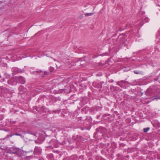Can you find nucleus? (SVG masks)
I'll return each instance as SVG.
<instances>
[{
  "label": "nucleus",
  "instance_id": "f257e3e1",
  "mask_svg": "<svg viewBox=\"0 0 160 160\" xmlns=\"http://www.w3.org/2000/svg\"><path fill=\"white\" fill-rule=\"evenodd\" d=\"M109 131H108L105 128L103 127H99L97 129L96 132L94 136L96 138H98L100 136H102L105 138H108Z\"/></svg>",
  "mask_w": 160,
  "mask_h": 160
},
{
  "label": "nucleus",
  "instance_id": "f03ea898",
  "mask_svg": "<svg viewBox=\"0 0 160 160\" xmlns=\"http://www.w3.org/2000/svg\"><path fill=\"white\" fill-rule=\"evenodd\" d=\"M15 79L16 82L18 83H21L22 84H24L25 82V80L24 78L22 77H15Z\"/></svg>",
  "mask_w": 160,
  "mask_h": 160
},
{
  "label": "nucleus",
  "instance_id": "7ed1b4c3",
  "mask_svg": "<svg viewBox=\"0 0 160 160\" xmlns=\"http://www.w3.org/2000/svg\"><path fill=\"white\" fill-rule=\"evenodd\" d=\"M42 152V150L40 147H35L34 151V153L37 155H39Z\"/></svg>",
  "mask_w": 160,
  "mask_h": 160
},
{
  "label": "nucleus",
  "instance_id": "20e7f679",
  "mask_svg": "<svg viewBox=\"0 0 160 160\" xmlns=\"http://www.w3.org/2000/svg\"><path fill=\"white\" fill-rule=\"evenodd\" d=\"M145 94L148 96L151 97L154 95V92L153 90L148 88Z\"/></svg>",
  "mask_w": 160,
  "mask_h": 160
},
{
  "label": "nucleus",
  "instance_id": "39448f33",
  "mask_svg": "<svg viewBox=\"0 0 160 160\" xmlns=\"http://www.w3.org/2000/svg\"><path fill=\"white\" fill-rule=\"evenodd\" d=\"M24 153V151L20 149L19 148H17L15 154L18 156H21L23 155Z\"/></svg>",
  "mask_w": 160,
  "mask_h": 160
},
{
  "label": "nucleus",
  "instance_id": "423d86ee",
  "mask_svg": "<svg viewBox=\"0 0 160 160\" xmlns=\"http://www.w3.org/2000/svg\"><path fill=\"white\" fill-rule=\"evenodd\" d=\"M127 82L125 80H121L117 82V85L121 88L123 87L125 85L127 84Z\"/></svg>",
  "mask_w": 160,
  "mask_h": 160
},
{
  "label": "nucleus",
  "instance_id": "0eeeda50",
  "mask_svg": "<svg viewBox=\"0 0 160 160\" xmlns=\"http://www.w3.org/2000/svg\"><path fill=\"white\" fill-rule=\"evenodd\" d=\"M10 91V90L5 87H0V92L2 93H7Z\"/></svg>",
  "mask_w": 160,
  "mask_h": 160
},
{
  "label": "nucleus",
  "instance_id": "6e6552de",
  "mask_svg": "<svg viewBox=\"0 0 160 160\" xmlns=\"http://www.w3.org/2000/svg\"><path fill=\"white\" fill-rule=\"evenodd\" d=\"M7 82L8 84L9 85H15L16 82L15 77L11 78L9 79L8 80Z\"/></svg>",
  "mask_w": 160,
  "mask_h": 160
},
{
  "label": "nucleus",
  "instance_id": "1a4fd4ad",
  "mask_svg": "<svg viewBox=\"0 0 160 160\" xmlns=\"http://www.w3.org/2000/svg\"><path fill=\"white\" fill-rule=\"evenodd\" d=\"M14 135L19 136L22 138H24V136H22V134L21 132H19V133H17V132L13 133L12 134L8 135L6 136V138H9L10 137H11L12 136H14Z\"/></svg>",
  "mask_w": 160,
  "mask_h": 160
},
{
  "label": "nucleus",
  "instance_id": "9d476101",
  "mask_svg": "<svg viewBox=\"0 0 160 160\" xmlns=\"http://www.w3.org/2000/svg\"><path fill=\"white\" fill-rule=\"evenodd\" d=\"M13 73L14 74H16L18 73L22 72L24 71L23 69H21L18 68H15L12 69Z\"/></svg>",
  "mask_w": 160,
  "mask_h": 160
},
{
  "label": "nucleus",
  "instance_id": "9b49d317",
  "mask_svg": "<svg viewBox=\"0 0 160 160\" xmlns=\"http://www.w3.org/2000/svg\"><path fill=\"white\" fill-rule=\"evenodd\" d=\"M17 148L15 147L10 148L8 150V152L10 154H15Z\"/></svg>",
  "mask_w": 160,
  "mask_h": 160
},
{
  "label": "nucleus",
  "instance_id": "f8f14e48",
  "mask_svg": "<svg viewBox=\"0 0 160 160\" xmlns=\"http://www.w3.org/2000/svg\"><path fill=\"white\" fill-rule=\"evenodd\" d=\"M18 90H19L20 93L21 94L23 93L26 91V89L25 88L23 87L22 86H20L18 88Z\"/></svg>",
  "mask_w": 160,
  "mask_h": 160
},
{
  "label": "nucleus",
  "instance_id": "ddd939ff",
  "mask_svg": "<svg viewBox=\"0 0 160 160\" xmlns=\"http://www.w3.org/2000/svg\"><path fill=\"white\" fill-rule=\"evenodd\" d=\"M57 142L55 139H52L49 142V143L51 145L53 146L54 147H56V143Z\"/></svg>",
  "mask_w": 160,
  "mask_h": 160
},
{
  "label": "nucleus",
  "instance_id": "4468645a",
  "mask_svg": "<svg viewBox=\"0 0 160 160\" xmlns=\"http://www.w3.org/2000/svg\"><path fill=\"white\" fill-rule=\"evenodd\" d=\"M156 40L158 42H159V40L160 39V28H159L158 32L156 35Z\"/></svg>",
  "mask_w": 160,
  "mask_h": 160
},
{
  "label": "nucleus",
  "instance_id": "2eb2a0df",
  "mask_svg": "<svg viewBox=\"0 0 160 160\" xmlns=\"http://www.w3.org/2000/svg\"><path fill=\"white\" fill-rule=\"evenodd\" d=\"M77 158L76 156H72L70 157L68 160H77Z\"/></svg>",
  "mask_w": 160,
  "mask_h": 160
},
{
  "label": "nucleus",
  "instance_id": "dca6fc26",
  "mask_svg": "<svg viewBox=\"0 0 160 160\" xmlns=\"http://www.w3.org/2000/svg\"><path fill=\"white\" fill-rule=\"evenodd\" d=\"M94 14L93 13H86L85 14V17H88V16H90L93 15Z\"/></svg>",
  "mask_w": 160,
  "mask_h": 160
},
{
  "label": "nucleus",
  "instance_id": "f3484780",
  "mask_svg": "<svg viewBox=\"0 0 160 160\" xmlns=\"http://www.w3.org/2000/svg\"><path fill=\"white\" fill-rule=\"evenodd\" d=\"M150 129V128H144L143 129V131L144 132H147Z\"/></svg>",
  "mask_w": 160,
  "mask_h": 160
},
{
  "label": "nucleus",
  "instance_id": "a211bd4d",
  "mask_svg": "<svg viewBox=\"0 0 160 160\" xmlns=\"http://www.w3.org/2000/svg\"><path fill=\"white\" fill-rule=\"evenodd\" d=\"M49 70L50 72H51L54 70V68L52 67H51L49 68Z\"/></svg>",
  "mask_w": 160,
  "mask_h": 160
},
{
  "label": "nucleus",
  "instance_id": "6ab92c4d",
  "mask_svg": "<svg viewBox=\"0 0 160 160\" xmlns=\"http://www.w3.org/2000/svg\"><path fill=\"white\" fill-rule=\"evenodd\" d=\"M134 72L136 74H139L140 73V72L138 70H134Z\"/></svg>",
  "mask_w": 160,
  "mask_h": 160
},
{
  "label": "nucleus",
  "instance_id": "aec40b11",
  "mask_svg": "<svg viewBox=\"0 0 160 160\" xmlns=\"http://www.w3.org/2000/svg\"><path fill=\"white\" fill-rule=\"evenodd\" d=\"M148 21H149V19H148V18H144V21H144L145 22H148Z\"/></svg>",
  "mask_w": 160,
  "mask_h": 160
},
{
  "label": "nucleus",
  "instance_id": "412c9836",
  "mask_svg": "<svg viewBox=\"0 0 160 160\" xmlns=\"http://www.w3.org/2000/svg\"><path fill=\"white\" fill-rule=\"evenodd\" d=\"M28 133H29L31 134H32V135H34L35 136H36V134H37V133H33V132H28Z\"/></svg>",
  "mask_w": 160,
  "mask_h": 160
},
{
  "label": "nucleus",
  "instance_id": "4be33fe9",
  "mask_svg": "<svg viewBox=\"0 0 160 160\" xmlns=\"http://www.w3.org/2000/svg\"><path fill=\"white\" fill-rule=\"evenodd\" d=\"M120 37L121 38H122L123 39H125V38L126 36L125 35H123V34H122L120 35Z\"/></svg>",
  "mask_w": 160,
  "mask_h": 160
},
{
  "label": "nucleus",
  "instance_id": "5701e85b",
  "mask_svg": "<svg viewBox=\"0 0 160 160\" xmlns=\"http://www.w3.org/2000/svg\"><path fill=\"white\" fill-rule=\"evenodd\" d=\"M159 79V78L158 77H157V78H154V80L155 81H157Z\"/></svg>",
  "mask_w": 160,
  "mask_h": 160
},
{
  "label": "nucleus",
  "instance_id": "b1692460",
  "mask_svg": "<svg viewBox=\"0 0 160 160\" xmlns=\"http://www.w3.org/2000/svg\"><path fill=\"white\" fill-rule=\"evenodd\" d=\"M78 128H79L81 130H84V128L82 127H78Z\"/></svg>",
  "mask_w": 160,
  "mask_h": 160
},
{
  "label": "nucleus",
  "instance_id": "393cba45",
  "mask_svg": "<svg viewBox=\"0 0 160 160\" xmlns=\"http://www.w3.org/2000/svg\"><path fill=\"white\" fill-rule=\"evenodd\" d=\"M81 138V136H79V135H77V136H76V138Z\"/></svg>",
  "mask_w": 160,
  "mask_h": 160
},
{
  "label": "nucleus",
  "instance_id": "a878e982",
  "mask_svg": "<svg viewBox=\"0 0 160 160\" xmlns=\"http://www.w3.org/2000/svg\"><path fill=\"white\" fill-rule=\"evenodd\" d=\"M10 122L11 123H12V124H14L16 122H15V121H10Z\"/></svg>",
  "mask_w": 160,
  "mask_h": 160
},
{
  "label": "nucleus",
  "instance_id": "bb28decb",
  "mask_svg": "<svg viewBox=\"0 0 160 160\" xmlns=\"http://www.w3.org/2000/svg\"><path fill=\"white\" fill-rule=\"evenodd\" d=\"M35 143H38V144H40V143L37 140H35Z\"/></svg>",
  "mask_w": 160,
  "mask_h": 160
},
{
  "label": "nucleus",
  "instance_id": "cd10ccee",
  "mask_svg": "<svg viewBox=\"0 0 160 160\" xmlns=\"http://www.w3.org/2000/svg\"><path fill=\"white\" fill-rule=\"evenodd\" d=\"M48 73H49L48 72H47L45 71L44 72V74L45 75H47L48 74Z\"/></svg>",
  "mask_w": 160,
  "mask_h": 160
},
{
  "label": "nucleus",
  "instance_id": "c85d7f7f",
  "mask_svg": "<svg viewBox=\"0 0 160 160\" xmlns=\"http://www.w3.org/2000/svg\"><path fill=\"white\" fill-rule=\"evenodd\" d=\"M49 155L50 156V157H52V158L53 157V155L52 154H50Z\"/></svg>",
  "mask_w": 160,
  "mask_h": 160
},
{
  "label": "nucleus",
  "instance_id": "c756f323",
  "mask_svg": "<svg viewBox=\"0 0 160 160\" xmlns=\"http://www.w3.org/2000/svg\"><path fill=\"white\" fill-rule=\"evenodd\" d=\"M95 84H96V83H95V82H93V86L94 87H95Z\"/></svg>",
  "mask_w": 160,
  "mask_h": 160
},
{
  "label": "nucleus",
  "instance_id": "7c9ffc66",
  "mask_svg": "<svg viewBox=\"0 0 160 160\" xmlns=\"http://www.w3.org/2000/svg\"><path fill=\"white\" fill-rule=\"evenodd\" d=\"M8 94L9 95V96H8V98L9 96H11V95L10 94Z\"/></svg>",
  "mask_w": 160,
  "mask_h": 160
},
{
  "label": "nucleus",
  "instance_id": "2f4dec72",
  "mask_svg": "<svg viewBox=\"0 0 160 160\" xmlns=\"http://www.w3.org/2000/svg\"><path fill=\"white\" fill-rule=\"evenodd\" d=\"M41 71H36V72H38L39 73L40 72H41Z\"/></svg>",
  "mask_w": 160,
  "mask_h": 160
},
{
  "label": "nucleus",
  "instance_id": "473e14b6",
  "mask_svg": "<svg viewBox=\"0 0 160 160\" xmlns=\"http://www.w3.org/2000/svg\"><path fill=\"white\" fill-rule=\"evenodd\" d=\"M6 95H3V96H4V97H6V96H6Z\"/></svg>",
  "mask_w": 160,
  "mask_h": 160
},
{
  "label": "nucleus",
  "instance_id": "72a5a7b5",
  "mask_svg": "<svg viewBox=\"0 0 160 160\" xmlns=\"http://www.w3.org/2000/svg\"><path fill=\"white\" fill-rule=\"evenodd\" d=\"M99 117H100V116H98L97 117V118H98Z\"/></svg>",
  "mask_w": 160,
  "mask_h": 160
}]
</instances>
